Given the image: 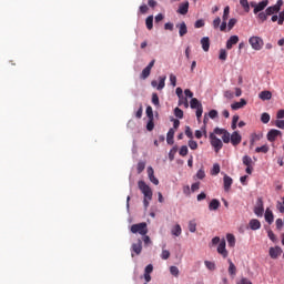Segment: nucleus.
I'll use <instances>...</instances> for the list:
<instances>
[{"label":"nucleus","instance_id":"0e129e2a","mask_svg":"<svg viewBox=\"0 0 284 284\" xmlns=\"http://www.w3.org/2000/svg\"><path fill=\"white\" fill-rule=\"evenodd\" d=\"M152 272H154V266L152 264L146 265L144 274H151Z\"/></svg>","mask_w":284,"mask_h":284},{"label":"nucleus","instance_id":"de8ad7c7","mask_svg":"<svg viewBox=\"0 0 284 284\" xmlns=\"http://www.w3.org/2000/svg\"><path fill=\"white\" fill-rule=\"evenodd\" d=\"M178 148L176 146H173L172 149H171V151L169 152V159H170V161H174V155L176 154V152H178Z\"/></svg>","mask_w":284,"mask_h":284},{"label":"nucleus","instance_id":"0eeeda50","mask_svg":"<svg viewBox=\"0 0 284 284\" xmlns=\"http://www.w3.org/2000/svg\"><path fill=\"white\" fill-rule=\"evenodd\" d=\"M168 77L163 75L159 78V82L156 80L151 81L152 88H156V90H163L165 88V80Z\"/></svg>","mask_w":284,"mask_h":284},{"label":"nucleus","instance_id":"338daca9","mask_svg":"<svg viewBox=\"0 0 284 284\" xmlns=\"http://www.w3.org/2000/svg\"><path fill=\"white\" fill-rule=\"evenodd\" d=\"M170 82L173 88H176V75L170 74Z\"/></svg>","mask_w":284,"mask_h":284},{"label":"nucleus","instance_id":"69168bd1","mask_svg":"<svg viewBox=\"0 0 284 284\" xmlns=\"http://www.w3.org/2000/svg\"><path fill=\"white\" fill-rule=\"evenodd\" d=\"M196 178L200 180L205 179V171H203V169H200L196 173Z\"/></svg>","mask_w":284,"mask_h":284},{"label":"nucleus","instance_id":"ea45409f","mask_svg":"<svg viewBox=\"0 0 284 284\" xmlns=\"http://www.w3.org/2000/svg\"><path fill=\"white\" fill-rule=\"evenodd\" d=\"M146 130L149 132H152L154 130V118H149L148 124H146Z\"/></svg>","mask_w":284,"mask_h":284},{"label":"nucleus","instance_id":"f8f14e48","mask_svg":"<svg viewBox=\"0 0 284 284\" xmlns=\"http://www.w3.org/2000/svg\"><path fill=\"white\" fill-rule=\"evenodd\" d=\"M239 43V36H231L226 41V50H232Z\"/></svg>","mask_w":284,"mask_h":284},{"label":"nucleus","instance_id":"e433bc0d","mask_svg":"<svg viewBox=\"0 0 284 284\" xmlns=\"http://www.w3.org/2000/svg\"><path fill=\"white\" fill-rule=\"evenodd\" d=\"M242 162H243V165H245L246 168L252 165V158H250L248 155H244L242 158Z\"/></svg>","mask_w":284,"mask_h":284},{"label":"nucleus","instance_id":"20e7f679","mask_svg":"<svg viewBox=\"0 0 284 284\" xmlns=\"http://www.w3.org/2000/svg\"><path fill=\"white\" fill-rule=\"evenodd\" d=\"M138 186L144 195V199H149V201H152V189L150 187V185H148L145 181H139Z\"/></svg>","mask_w":284,"mask_h":284},{"label":"nucleus","instance_id":"cd10ccee","mask_svg":"<svg viewBox=\"0 0 284 284\" xmlns=\"http://www.w3.org/2000/svg\"><path fill=\"white\" fill-rule=\"evenodd\" d=\"M145 26L149 30H152V28H154V16H149L145 19Z\"/></svg>","mask_w":284,"mask_h":284},{"label":"nucleus","instance_id":"f257e3e1","mask_svg":"<svg viewBox=\"0 0 284 284\" xmlns=\"http://www.w3.org/2000/svg\"><path fill=\"white\" fill-rule=\"evenodd\" d=\"M248 43L252 48V50H263V45H265V42L263 41V38L258 36H253L248 39Z\"/></svg>","mask_w":284,"mask_h":284},{"label":"nucleus","instance_id":"f03ea898","mask_svg":"<svg viewBox=\"0 0 284 284\" xmlns=\"http://www.w3.org/2000/svg\"><path fill=\"white\" fill-rule=\"evenodd\" d=\"M132 234H141V236H145L148 234V223L142 222L138 224H133L131 226Z\"/></svg>","mask_w":284,"mask_h":284},{"label":"nucleus","instance_id":"bb28decb","mask_svg":"<svg viewBox=\"0 0 284 284\" xmlns=\"http://www.w3.org/2000/svg\"><path fill=\"white\" fill-rule=\"evenodd\" d=\"M229 274L231 276H236V265H234V262H232V260H229Z\"/></svg>","mask_w":284,"mask_h":284},{"label":"nucleus","instance_id":"58836bf2","mask_svg":"<svg viewBox=\"0 0 284 284\" xmlns=\"http://www.w3.org/2000/svg\"><path fill=\"white\" fill-rule=\"evenodd\" d=\"M240 4L244 8V12H250V2L247 0H240Z\"/></svg>","mask_w":284,"mask_h":284},{"label":"nucleus","instance_id":"680f3d73","mask_svg":"<svg viewBox=\"0 0 284 284\" xmlns=\"http://www.w3.org/2000/svg\"><path fill=\"white\" fill-rule=\"evenodd\" d=\"M196 119L197 121H201V116H203V106H200L199 109H196Z\"/></svg>","mask_w":284,"mask_h":284},{"label":"nucleus","instance_id":"052dcab7","mask_svg":"<svg viewBox=\"0 0 284 284\" xmlns=\"http://www.w3.org/2000/svg\"><path fill=\"white\" fill-rule=\"evenodd\" d=\"M146 116L148 119H154V111H152V106L146 108Z\"/></svg>","mask_w":284,"mask_h":284},{"label":"nucleus","instance_id":"774afa93","mask_svg":"<svg viewBox=\"0 0 284 284\" xmlns=\"http://www.w3.org/2000/svg\"><path fill=\"white\" fill-rule=\"evenodd\" d=\"M275 125L280 128V130H284V120H276Z\"/></svg>","mask_w":284,"mask_h":284},{"label":"nucleus","instance_id":"2eb2a0df","mask_svg":"<svg viewBox=\"0 0 284 284\" xmlns=\"http://www.w3.org/2000/svg\"><path fill=\"white\" fill-rule=\"evenodd\" d=\"M247 105L246 99H241L240 102H234L231 104L232 110H241V108H245Z\"/></svg>","mask_w":284,"mask_h":284},{"label":"nucleus","instance_id":"5701e85b","mask_svg":"<svg viewBox=\"0 0 284 284\" xmlns=\"http://www.w3.org/2000/svg\"><path fill=\"white\" fill-rule=\"evenodd\" d=\"M251 230H261V221L256 220V219H253L250 221L248 223Z\"/></svg>","mask_w":284,"mask_h":284},{"label":"nucleus","instance_id":"13d9d810","mask_svg":"<svg viewBox=\"0 0 284 284\" xmlns=\"http://www.w3.org/2000/svg\"><path fill=\"white\" fill-rule=\"evenodd\" d=\"M174 114H175L176 119H183V110L175 108Z\"/></svg>","mask_w":284,"mask_h":284},{"label":"nucleus","instance_id":"4468645a","mask_svg":"<svg viewBox=\"0 0 284 284\" xmlns=\"http://www.w3.org/2000/svg\"><path fill=\"white\" fill-rule=\"evenodd\" d=\"M224 192H229L232 189V183H234V180H232L231 176L224 175Z\"/></svg>","mask_w":284,"mask_h":284},{"label":"nucleus","instance_id":"2f4dec72","mask_svg":"<svg viewBox=\"0 0 284 284\" xmlns=\"http://www.w3.org/2000/svg\"><path fill=\"white\" fill-rule=\"evenodd\" d=\"M220 172H221V165H219V163H215L213 165V169L211 170L212 176L219 175Z\"/></svg>","mask_w":284,"mask_h":284},{"label":"nucleus","instance_id":"603ef678","mask_svg":"<svg viewBox=\"0 0 284 284\" xmlns=\"http://www.w3.org/2000/svg\"><path fill=\"white\" fill-rule=\"evenodd\" d=\"M185 135L187 139H194V133H192V129L190 126H185Z\"/></svg>","mask_w":284,"mask_h":284},{"label":"nucleus","instance_id":"39448f33","mask_svg":"<svg viewBox=\"0 0 284 284\" xmlns=\"http://www.w3.org/2000/svg\"><path fill=\"white\" fill-rule=\"evenodd\" d=\"M141 252H143V241H141V239H139L135 243H133L131 245L132 258H134V254H135V256L141 255Z\"/></svg>","mask_w":284,"mask_h":284},{"label":"nucleus","instance_id":"09e8293b","mask_svg":"<svg viewBox=\"0 0 284 284\" xmlns=\"http://www.w3.org/2000/svg\"><path fill=\"white\" fill-rule=\"evenodd\" d=\"M136 170H138V174H141V172H143V170H145V162L140 161L138 163Z\"/></svg>","mask_w":284,"mask_h":284},{"label":"nucleus","instance_id":"6e6552de","mask_svg":"<svg viewBox=\"0 0 284 284\" xmlns=\"http://www.w3.org/2000/svg\"><path fill=\"white\" fill-rule=\"evenodd\" d=\"M226 243L225 240H221L219 246H217V253L223 257V258H227V256L230 255V253L227 252V248L225 247Z\"/></svg>","mask_w":284,"mask_h":284},{"label":"nucleus","instance_id":"79ce46f5","mask_svg":"<svg viewBox=\"0 0 284 284\" xmlns=\"http://www.w3.org/2000/svg\"><path fill=\"white\" fill-rule=\"evenodd\" d=\"M189 152H190V150L187 149V145H183V146H181L179 154H180V156H187Z\"/></svg>","mask_w":284,"mask_h":284},{"label":"nucleus","instance_id":"c03bdc74","mask_svg":"<svg viewBox=\"0 0 284 284\" xmlns=\"http://www.w3.org/2000/svg\"><path fill=\"white\" fill-rule=\"evenodd\" d=\"M170 273L172 274V276H175V278H179V274H180L179 267L171 266L170 267Z\"/></svg>","mask_w":284,"mask_h":284},{"label":"nucleus","instance_id":"c9c22d12","mask_svg":"<svg viewBox=\"0 0 284 284\" xmlns=\"http://www.w3.org/2000/svg\"><path fill=\"white\" fill-rule=\"evenodd\" d=\"M219 60L220 61H227V51H225V49L220 50Z\"/></svg>","mask_w":284,"mask_h":284},{"label":"nucleus","instance_id":"49530a36","mask_svg":"<svg viewBox=\"0 0 284 284\" xmlns=\"http://www.w3.org/2000/svg\"><path fill=\"white\" fill-rule=\"evenodd\" d=\"M189 148L191 149V150H199V143L196 142V141H194V140H190L189 141Z\"/></svg>","mask_w":284,"mask_h":284},{"label":"nucleus","instance_id":"a211bd4d","mask_svg":"<svg viewBox=\"0 0 284 284\" xmlns=\"http://www.w3.org/2000/svg\"><path fill=\"white\" fill-rule=\"evenodd\" d=\"M190 10V2H184L179 6L178 13L179 14H187Z\"/></svg>","mask_w":284,"mask_h":284},{"label":"nucleus","instance_id":"c85d7f7f","mask_svg":"<svg viewBox=\"0 0 284 284\" xmlns=\"http://www.w3.org/2000/svg\"><path fill=\"white\" fill-rule=\"evenodd\" d=\"M176 97H179V105H183V89L181 87L176 88L175 90Z\"/></svg>","mask_w":284,"mask_h":284},{"label":"nucleus","instance_id":"4be33fe9","mask_svg":"<svg viewBox=\"0 0 284 284\" xmlns=\"http://www.w3.org/2000/svg\"><path fill=\"white\" fill-rule=\"evenodd\" d=\"M190 106L192 110H199L200 108H203V104L200 103L199 99L192 98L190 102Z\"/></svg>","mask_w":284,"mask_h":284},{"label":"nucleus","instance_id":"6e6d98bb","mask_svg":"<svg viewBox=\"0 0 284 284\" xmlns=\"http://www.w3.org/2000/svg\"><path fill=\"white\" fill-rule=\"evenodd\" d=\"M220 27H221V18L217 17L213 20V28L214 30H219Z\"/></svg>","mask_w":284,"mask_h":284},{"label":"nucleus","instance_id":"4d7b16f0","mask_svg":"<svg viewBox=\"0 0 284 284\" xmlns=\"http://www.w3.org/2000/svg\"><path fill=\"white\" fill-rule=\"evenodd\" d=\"M226 131H227V130H225V129L215 128L214 131H213V134H214V135L217 134L219 136H221V134H225Z\"/></svg>","mask_w":284,"mask_h":284},{"label":"nucleus","instance_id":"b1692460","mask_svg":"<svg viewBox=\"0 0 284 284\" xmlns=\"http://www.w3.org/2000/svg\"><path fill=\"white\" fill-rule=\"evenodd\" d=\"M260 99L262 101H270V99H272V92L271 91H262L260 94H258Z\"/></svg>","mask_w":284,"mask_h":284},{"label":"nucleus","instance_id":"e2e57ef3","mask_svg":"<svg viewBox=\"0 0 284 284\" xmlns=\"http://www.w3.org/2000/svg\"><path fill=\"white\" fill-rule=\"evenodd\" d=\"M236 123H239V115L233 116L232 124H231L232 130H236Z\"/></svg>","mask_w":284,"mask_h":284},{"label":"nucleus","instance_id":"412c9836","mask_svg":"<svg viewBox=\"0 0 284 284\" xmlns=\"http://www.w3.org/2000/svg\"><path fill=\"white\" fill-rule=\"evenodd\" d=\"M174 129H170L168 134H166V143L169 145H174Z\"/></svg>","mask_w":284,"mask_h":284},{"label":"nucleus","instance_id":"a18cd8bd","mask_svg":"<svg viewBox=\"0 0 284 284\" xmlns=\"http://www.w3.org/2000/svg\"><path fill=\"white\" fill-rule=\"evenodd\" d=\"M152 103H153V105H155L156 108H159V105H161V103H160V101H159V94L152 93Z\"/></svg>","mask_w":284,"mask_h":284},{"label":"nucleus","instance_id":"f3484780","mask_svg":"<svg viewBox=\"0 0 284 284\" xmlns=\"http://www.w3.org/2000/svg\"><path fill=\"white\" fill-rule=\"evenodd\" d=\"M200 43L202 45V50H204L205 52H210V37H203L200 40Z\"/></svg>","mask_w":284,"mask_h":284},{"label":"nucleus","instance_id":"72a5a7b5","mask_svg":"<svg viewBox=\"0 0 284 284\" xmlns=\"http://www.w3.org/2000/svg\"><path fill=\"white\" fill-rule=\"evenodd\" d=\"M267 17H270V16L267 14L266 11H262V12H260V13L257 14V19H258L262 23L265 22V21H267Z\"/></svg>","mask_w":284,"mask_h":284},{"label":"nucleus","instance_id":"5fc2aeb1","mask_svg":"<svg viewBox=\"0 0 284 284\" xmlns=\"http://www.w3.org/2000/svg\"><path fill=\"white\" fill-rule=\"evenodd\" d=\"M205 27V20L200 19L194 23V28L199 29V28H204Z\"/></svg>","mask_w":284,"mask_h":284},{"label":"nucleus","instance_id":"7c9ffc66","mask_svg":"<svg viewBox=\"0 0 284 284\" xmlns=\"http://www.w3.org/2000/svg\"><path fill=\"white\" fill-rule=\"evenodd\" d=\"M152 70L151 69H148V67H145L143 70H142V73L140 75V79H148V77H150Z\"/></svg>","mask_w":284,"mask_h":284},{"label":"nucleus","instance_id":"473e14b6","mask_svg":"<svg viewBox=\"0 0 284 284\" xmlns=\"http://www.w3.org/2000/svg\"><path fill=\"white\" fill-rule=\"evenodd\" d=\"M181 232H182L181 225H179V224H176V225L172 229V231H171V233L173 234V236H181Z\"/></svg>","mask_w":284,"mask_h":284},{"label":"nucleus","instance_id":"9b49d317","mask_svg":"<svg viewBox=\"0 0 284 284\" xmlns=\"http://www.w3.org/2000/svg\"><path fill=\"white\" fill-rule=\"evenodd\" d=\"M268 3H270V0H263L258 2L255 9L253 10L254 14H258V12H263V10L267 8Z\"/></svg>","mask_w":284,"mask_h":284},{"label":"nucleus","instance_id":"1a4fd4ad","mask_svg":"<svg viewBox=\"0 0 284 284\" xmlns=\"http://www.w3.org/2000/svg\"><path fill=\"white\" fill-rule=\"evenodd\" d=\"M281 131L276 130V129H272L271 131H268L267 133V141H270L271 143H274V141H276V138L281 136Z\"/></svg>","mask_w":284,"mask_h":284},{"label":"nucleus","instance_id":"3c124183","mask_svg":"<svg viewBox=\"0 0 284 284\" xmlns=\"http://www.w3.org/2000/svg\"><path fill=\"white\" fill-rule=\"evenodd\" d=\"M209 119H219V111L216 110H211L207 114Z\"/></svg>","mask_w":284,"mask_h":284},{"label":"nucleus","instance_id":"7ed1b4c3","mask_svg":"<svg viewBox=\"0 0 284 284\" xmlns=\"http://www.w3.org/2000/svg\"><path fill=\"white\" fill-rule=\"evenodd\" d=\"M209 139H210V143H211L214 152L219 153V152H221V150H223V141H221V139L216 138V135H214V133H210Z\"/></svg>","mask_w":284,"mask_h":284},{"label":"nucleus","instance_id":"c756f323","mask_svg":"<svg viewBox=\"0 0 284 284\" xmlns=\"http://www.w3.org/2000/svg\"><path fill=\"white\" fill-rule=\"evenodd\" d=\"M265 11L268 17H272V14H278V10L276 9L275 6L266 8Z\"/></svg>","mask_w":284,"mask_h":284},{"label":"nucleus","instance_id":"ddd939ff","mask_svg":"<svg viewBox=\"0 0 284 284\" xmlns=\"http://www.w3.org/2000/svg\"><path fill=\"white\" fill-rule=\"evenodd\" d=\"M242 140H243V138L236 131H234L231 134V143H232V145H234V146L239 145Z\"/></svg>","mask_w":284,"mask_h":284},{"label":"nucleus","instance_id":"423d86ee","mask_svg":"<svg viewBox=\"0 0 284 284\" xmlns=\"http://www.w3.org/2000/svg\"><path fill=\"white\" fill-rule=\"evenodd\" d=\"M264 212H265V207L263 204V197H258L254 206V214L261 217L263 216Z\"/></svg>","mask_w":284,"mask_h":284},{"label":"nucleus","instance_id":"864d4df0","mask_svg":"<svg viewBox=\"0 0 284 284\" xmlns=\"http://www.w3.org/2000/svg\"><path fill=\"white\" fill-rule=\"evenodd\" d=\"M261 121L262 123H270V113H262Z\"/></svg>","mask_w":284,"mask_h":284},{"label":"nucleus","instance_id":"bf43d9fd","mask_svg":"<svg viewBox=\"0 0 284 284\" xmlns=\"http://www.w3.org/2000/svg\"><path fill=\"white\" fill-rule=\"evenodd\" d=\"M161 258L163 261H168V258H170V251L163 250L162 253H161Z\"/></svg>","mask_w":284,"mask_h":284},{"label":"nucleus","instance_id":"8fccbe9b","mask_svg":"<svg viewBox=\"0 0 284 284\" xmlns=\"http://www.w3.org/2000/svg\"><path fill=\"white\" fill-rule=\"evenodd\" d=\"M236 23H237L236 18L230 19L229 23H227L229 31L232 30L234 28V26H236Z\"/></svg>","mask_w":284,"mask_h":284},{"label":"nucleus","instance_id":"f704fd0d","mask_svg":"<svg viewBox=\"0 0 284 284\" xmlns=\"http://www.w3.org/2000/svg\"><path fill=\"white\" fill-rule=\"evenodd\" d=\"M204 264L205 267L211 272H214V270H216V264H214V262L205 261Z\"/></svg>","mask_w":284,"mask_h":284},{"label":"nucleus","instance_id":"6ab92c4d","mask_svg":"<svg viewBox=\"0 0 284 284\" xmlns=\"http://www.w3.org/2000/svg\"><path fill=\"white\" fill-rule=\"evenodd\" d=\"M176 28H179L180 37H185V34H187V24H185V22H181L180 24H176Z\"/></svg>","mask_w":284,"mask_h":284},{"label":"nucleus","instance_id":"a878e982","mask_svg":"<svg viewBox=\"0 0 284 284\" xmlns=\"http://www.w3.org/2000/svg\"><path fill=\"white\" fill-rule=\"evenodd\" d=\"M255 152L257 153V154H267V152H270V146L267 145V144H264V145H262V146H257L256 149H255Z\"/></svg>","mask_w":284,"mask_h":284},{"label":"nucleus","instance_id":"dca6fc26","mask_svg":"<svg viewBox=\"0 0 284 284\" xmlns=\"http://www.w3.org/2000/svg\"><path fill=\"white\" fill-rule=\"evenodd\" d=\"M264 219L268 225H272L274 223V213L272 212V210L266 209Z\"/></svg>","mask_w":284,"mask_h":284},{"label":"nucleus","instance_id":"393cba45","mask_svg":"<svg viewBox=\"0 0 284 284\" xmlns=\"http://www.w3.org/2000/svg\"><path fill=\"white\" fill-rule=\"evenodd\" d=\"M226 241L229 243V247H234V245H236V237L234 236V234L229 233L226 235Z\"/></svg>","mask_w":284,"mask_h":284},{"label":"nucleus","instance_id":"aec40b11","mask_svg":"<svg viewBox=\"0 0 284 284\" xmlns=\"http://www.w3.org/2000/svg\"><path fill=\"white\" fill-rule=\"evenodd\" d=\"M219 207H221V202L216 199H213L209 204V210H211V212L219 210Z\"/></svg>","mask_w":284,"mask_h":284},{"label":"nucleus","instance_id":"4c0bfd02","mask_svg":"<svg viewBox=\"0 0 284 284\" xmlns=\"http://www.w3.org/2000/svg\"><path fill=\"white\" fill-rule=\"evenodd\" d=\"M189 232H192V233L196 232V221L195 220H191L189 222Z\"/></svg>","mask_w":284,"mask_h":284},{"label":"nucleus","instance_id":"37998d69","mask_svg":"<svg viewBox=\"0 0 284 284\" xmlns=\"http://www.w3.org/2000/svg\"><path fill=\"white\" fill-rule=\"evenodd\" d=\"M231 139H232V135H230V132L224 131V134H222L223 143H230Z\"/></svg>","mask_w":284,"mask_h":284},{"label":"nucleus","instance_id":"9d476101","mask_svg":"<svg viewBox=\"0 0 284 284\" xmlns=\"http://www.w3.org/2000/svg\"><path fill=\"white\" fill-rule=\"evenodd\" d=\"M268 254H270L271 258H278V256H281V254H283V250L281 248V246L271 247L268 250Z\"/></svg>","mask_w":284,"mask_h":284},{"label":"nucleus","instance_id":"a19ab883","mask_svg":"<svg viewBox=\"0 0 284 284\" xmlns=\"http://www.w3.org/2000/svg\"><path fill=\"white\" fill-rule=\"evenodd\" d=\"M227 19H230V6H226V7L224 8L222 21H227Z\"/></svg>","mask_w":284,"mask_h":284}]
</instances>
